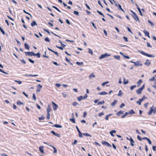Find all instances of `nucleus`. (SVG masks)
<instances>
[{
	"label": "nucleus",
	"mask_w": 156,
	"mask_h": 156,
	"mask_svg": "<svg viewBox=\"0 0 156 156\" xmlns=\"http://www.w3.org/2000/svg\"><path fill=\"white\" fill-rule=\"evenodd\" d=\"M104 103H105V101L104 100H103L102 101L99 102L98 103V105H101L102 104H104Z\"/></svg>",
	"instance_id": "obj_39"
},
{
	"label": "nucleus",
	"mask_w": 156,
	"mask_h": 156,
	"mask_svg": "<svg viewBox=\"0 0 156 156\" xmlns=\"http://www.w3.org/2000/svg\"><path fill=\"white\" fill-rule=\"evenodd\" d=\"M112 115V114H109L106 115L105 117V119L106 120H108V117L111 115Z\"/></svg>",
	"instance_id": "obj_35"
},
{
	"label": "nucleus",
	"mask_w": 156,
	"mask_h": 156,
	"mask_svg": "<svg viewBox=\"0 0 156 156\" xmlns=\"http://www.w3.org/2000/svg\"><path fill=\"white\" fill-rule=\"evenodd\" d=\"M123 38L125 40V41H126V42H128V38L127 37H125V36H124L123 37Z\"/></svg>",
	"instance_id": "obj_57"
},
{
	"label": "nucleus",
	"mask_w": 156,
	"mask_h": 156,
	"mask_svg": "<svg viewBox=\"0 0 156 156\" xmlns=\"http://www.w3.org/2000/svg\"><path fill=\"white\" fill-rule=\"evenodd\" d=\"M95 75L94 74V73H92L89 75V77L90 78H94L95 77Z\"/></svg>",
	"instance_id": "obj_31"
},
{
	"label": "nucleus",
	"mask_w": 156,
	"mask_h": 156,
	"mask_svg": "<svg viewBox=\"0 0 156 156\" xmlns=\"http://www.w3.org/2000/svg\"><path fill=\"white\" fill-rule=\"evenodd\" d=\"M16 104L18 105H23V103L20 101H17Z\"/></svg>",
	"instance_id": "obj_28"
},
{
	"label": "nucleus",
	"mask_w": 156,
	"mask_h": 156,
	"mask_svg": "<svg viewBox=\"0 0 156 156\" xmlns=\"http://www.w3.org/2000/svg\"><path fill=\"white\" fill-rule=\"evenodd\" d=\"M101 143L103 145H105L108 147H112L111 145L106 141L102 140Z\"/></svg>",
	"instance_id": "obj_4"
},
{
	"label": "nucleus",
	"mask_w": 156,
	"mask_h": 156,
	"mask_svg": "<svg viewBox=\"0 0 156 156\" xmlns=\"http://www.w3.org/2000/svg\"><path fill=\"white\" fill-rule=\"evenodd\" d=\"M78 133H79V137H80V138H82L83 137L82 134L80 132V131Z\"/></svg>",
	"instance_id": "obj_45"
},
{
	"label": "nucleus",
	"mask_w": 156,
	"mask_h": 156,
	"mask_svg": "<svg viewBox=\"0 0 156 156\" xmlns=\"http://www.w3.org/2000/svg\"><path fill=\"white\" fill-rule=\"evenodd\" d=\"M37 89L36 90V92H39L40 91V90L42 87V86L40 84H38L37 86Z\"/></svg>",
	"instance_id": "obj_11"
},
{
	"label": "nucleus",
	"mask_w": 156,
	"mask_h": 156,
	"mask_svg": "<svg viewBox=\"0 0 156 156\" xmlns=\"http://www.w3.org/2000/svg\"><path fill=\"white\" fill-rule=\"evenodd\" d=\"M27 76H38V75H32V74H30L29 75H27Z\"/></svg>",
	"instance_id": "obj_49"
},
{
	"label": "nucleus",
	"mask_w": 156,
	"mask_h": 156,
	"mask_svg": "<svg viewBox=\"0 0 156 156\" xmlns=\"http://www.w3.org/2000/svg\"><path fill=\"white\" fill-rule=\"evenodd\" d=\"M97 11L99 14L102 15L103 17H105L104 15L102 12L99 11Z\"/></svg>",
	"instance_id": "obj_50"
},
{
	"label": "nucleus",
	"mask_w": 156,
	"mask_h": 156,
	"mask_svg": "<svg viewBox=\"0 0 156 156\" xmlns=\"http://www.w3.org/2000/svg\"><path fill=\"white\" fill-rule=\"evenodd\" d=\"M114 57L115 58L118 60H119L120 58V56L119 55H114Z\"/></svg>",
	"instance_id": "obj_26"
},
{
	"label": "nucleus",
	"mask_w": 156,
	"mask_h": 156,
	"mask_svg": "<svg viewBox=\"0 0 156 156\" xmlns=\"http://www.w3.org/2000/svg\"><path fill=\"white\" fill-rule=\"evenodd\" d=\"M154 83L155 85H153L152 86V87L153 88L156 89V81H155L154 82Z\"/></svg>",
	"instance_id": "obj_64"
},
{
	"label": "nucleus",
	"mask_w": 156,
	"mask_h": 156,
	"mask_svg": "<svg viewBox=\"0 0 156 156\" xmlns=\"http://www.w3.org/2000/svg\"><path fill=\"white\" fill-rule=\"evenodd\" d=\"M25 55L27 56L29 55L30 56H34V53L33 52H25Z\"/></svg>",
	"instance_id": "obj_9"
},
{
	"label": "nucleus",
	"mask_w": 156,
	"mask_h": 156,
	"mask_svg": "<svg viewBox=\"0 0 156 156\" xmlns=\"http://www.w3.org/2000/svg\"><path fill=\"white\" fill-rule=\"evenodd\" d=\"M47 119H49L50 118V114L49 113H47V115L46 116Z\"/></svg>",
	"instance_id": "obj_44"
},
{
	"label": "nucleus",
	"mask_w": 156,
	"mask_h": 156,
	"mask_svg": "<svg viewBox=\"0 0 156 156\" xmlns=\"http://www.w3.org/2000/svg\"><path fill=\"white\" fill-rule=\"evenodd\" d=\"M34 56H36L38 58L40 57V55L39 53H38L37 54L34 53Z\"/></svg>",
	"instance_id": "obj_38"
},
{
	"label": "nucleus",
	"mask_w": 156,
	"mask_h": 156,
	"mask_svg": "<svg viewBox=\"0 0 156 156\" xmlns=\"http://www.w3.org/2000/svg\"><path fill=\"white\" fill-rule=\"evenodd\" d=\"M130 11L133 14L132 16L133 17L134 19H135V20H136V22L137 21L139 22L140 20L138 16L136 15V13L132 10H130Z\"/></svg>",
	"instance_id": "obj_2"
},
{
	"label": "nucleus",
	"mask_w": 156,
	"mask_h": 156,
	"mask_svg": "<svg viewBox=\"0 0 156 156\" xmlns=\"http://www.w3.org/2000/svg\"><path fill=\"white\" fill-rule=\"evenodd\" d=\"M122 94V90H120L119 91V94H117L118 96H121Z\"/></svg>",
	"instance_id": "obj_27"
},
{
	"label": "nucleus",
	"mask_w": 156,
	"mask_h": 156,
	"mask_svg": "<svg viewBox=\"0 0 156 156\" xmlns=\"http://www.w3.org/2000/svg\"><path fill=\"white\" fill-rule=\"evenodd\" d=\"M28 60L30 61V62L32 63H34V61L30 58H29Z\"/></svg>",
	"instance_id": "obj_63"
},
{
	"label": "nucleus",
	"mask_w": 156,
	"mask_h": 156,
	"mask_svg": "<svg viewBox=\"0 0 156 156\" xmlns=\"http://www.w3.org/2000/svg\"><path fill=\"white\" fill-rule=\"evenodd\" d=\"M87 115V112H83V117L85 118L86 116Z\"/></svg>",
	"instance_id": "obj_60"
},
{
	"label": "nucleus",
	"mask_w": 156,
	"mask_h": 156,
	"mask_svg": "<svg viewBox=\"0 0 156 156\" xmlns=\"http://www.w3.org/2000/svg\"><path fill=\"white\" fill-rule=\"evenodd\" d=\"M148 22L149 23H150V24L151 26H154V24L149 20H148Z\"/></svg>",
	"instance_id": "obj_55"
},
{
	"label": "nucleus",
	"mask_w": 156,
	"mask_h": 156,
	"mask_svg": "<svg viewBox=\"0 0 156 156\" xmlns=\"http://www.w3.org/2000/svg\"><path fill=\"white\" fill-rule=\"evenodd\" d=\"M44 40L46 42H50V41L48 37H46L44 38Z\"/></svg>",
	"instance_id": "obj_53"
},
{
	"label": "nucleus",
	"mask_w": 156,
	"mask_h": 156,
	"mask_svg": "<svg viewBox=\"0 0 156 156\" xmlns=\"http://www.w3.org/2000/svg\"><path fill=\"white\" fill-rule=\"evenodd\" d=\"M129 140L130 141L131 145L132 146H133L134 145V143L135 142L133 139L131 137H130L129 138Z\"/></svg>",
	"instance_id": "obj_15"
},
{
	"label": "nucleus",
	"mask_w": 156,
	"mask_h": 156,
	"mask_svg": "<svg viewBox=\"0 0 156 156\" xmlns=\"http://www.w3.org/2000/svg\"><path fill=\"white\" fill-rule=\"evenodd\" d=\"M89 53L91 55H93V54L92 50L90 49L89 48Z\"/></svg>",
	"instance_id": "obj_46"
},
{
	"label": "nucleus",
	"mask_w": 156,
	"mask_h": 156,
	"mask_svg": "<svg viewBox=\"0 0 156 156\" xmlns=\"http://www.w3.org/2000/svg\"><path fill=\"white\" fill-rule=\"evenodd\" d=\"M138 52L141 54L149 57H154V56L146 53L142 51H139Z\"/></svg>",
	"instance_id": "obj_3"
},
{
	"label": "nucleus",
	"mask_w": 156,
	"mask_h": 156,
	"mask_svg": "<svg viewBox=\"0 0 156 156\" xmlns=\"http://www.w3.org/2000/svg\"><path fill=\"white\" fill-rule=\"evenodd\" d=\"M147 46L148 47H150L151 48L152 47V46L150 45V44L148 42H147Z\"/></svg>",
	"instance_id": "obj_58"
},
{
	"label": "nucleus",
	"mask_w": 156,
	"mask_h": 156,
	"mask_svg": "<svg viewBox=\"0 0 156 156\" xmlns=\"http://www.w3.org/2000/svg\"><path fill=\"white\" fill-rule=\"evenodd\" d=\"M69 120L73 123H76V122L75 121V119L74 117H73V118L70 119Z\"/></svg>",
	"instance_id": "obj_25"
},
{
	"label": "nucleus",
	"mask_w": 156,
	"mask_h": 156,
	"mask_svg": "<svg viewBox=\"0 0 156 156\" xmlns=\"http://www.w3.org/2000/svg\"><path fill=\"white\" fill-rule=\"evenodd\" d=\"M124 112L122 110H120L117 113L116 115L118 116H119L121 114H122Z\"/></svg>",
	"instance_id": "obj_17"
},
{
	"label": "nucleus",
	"mask_w": 156,
	"mask_h": 156,
	"mask_svg": "<svg viewBox=\"0 0 156 156\" xmlns=\"http://www.w3.org/2000/svg\"><path fill=\"white\" fill-rule=\"evenodd\" d=\"M156 79H155V78L154 76H153V77H152L151 79H149L150 81H153L154 80H155Z\"/></svg>",
	"instance_id": "obj_47"
},
{
	"label": "nucleus",
	"mask_w": 156,
	"mask_h": 156,
	"mask_svg": "<svg viewBox=\"0 0 156 156\" xmlns=\"http://www.w3.org/2000/svg\"><path fill=\"white\" fill-rule=\"evenodd\" d=\"M83 135L84 136H90V137H91V136L90 134H88V133H83Z\"/></svg>",
	"instance_id": "obj_33"
},
{
	"label": "nucleus",
	"mask_w": 156,
	"mask_h": 156,
	"mask_svg": "<svg viewBox=\"0 0 156 156\" xmlns=\"http://www.w3.org/2000/svg\"><path fill=\"white\" fill-rule=\"evenodd\" d=\"M87 97V95L86 94L84 97L82 96H79L77 98V99L79 101H80L83 99H85Z\"/></svg>",
	"instance_id": "obj_7"
},
{
	"label": "nucleus",
	"mask_w": 156,
	"mask_h": 156,
	"mask_svg": "<svg viewBox=\"0 0 156 156\" xmlns=\"http://www.w3.org/2000/svg\"><path fill=\"white\" fill-rule=\"evenodd\" d=\"M144 34L146 36H147L149 38H150V36H149V32H147L146 30H144Z\"/></svg>",
	"instance_id": "obj_18"
},
{
	"label": "nucleus",
	"mask_w": 156,
	"mask_h": 156,
	"mask_svg": "<svg viewBox=\"0 0 156 156\" xmlns=\"http://www.w3.org/2000/svg\"><path fill=\"white\" fill-rule=\"evenodd\" d=\"M142 82V80L141 79H140L138 81L137 83L138 85H140Z\"/></svg>",
	"instance_id": "obj_41"
},
{
	"label": "nucleus",
	"mask_w": 156,
	"mask_h": 156,
	"mask_svg": "<svg viewBox=\"0 0 156 156\" xmlns=\"http://www.w3.org/2000/svg\"><path fill=\"white\" fill-rule=\"evenodd\" d=\"M123 83L124 85L128 83V80L126 81V79L125 78H123Z\"/></svg>",
	"instance_id": "obj_40"
},
{
	"label": "nucleus",
	"mask_w": 156,
	"mask_h": 156,
	"mask_svg": "<svg viewBox=\"0 0 156 156\" xmlns=\"http://www.w3.org/2000/svg\"><path fill=\"white\" fill-rule=\"evenodd\" d=\"M24 47L26 49L29 50L30 49V47L29 45L26 43L24 44Z\"/></svg>",
	"instance_id": "obj_21"
},
{
	"label": "nucleus",
	"mask_w": 156,
	"mask_h": 156,
	"mask_svg": "<svg viewBox=\"0 0 156 156\" xmlns=\"http://www.w3.org/2000/svg\"><path fill=\"white\" fill-rule=\"evenodd\" d=\"M125 105V104L123 103H122L120 106V108H122L123 107H124Z\"/></svg>",
	"instance_id": "obj_61"
},
{
	"label": "nucleus",
	"mask_w": 156,
	"mask_h": 156,
	"mask_svg": "<svg viewBox=\"0 0 156 156\" xmlns=\"http://www.w3.org/2000/svg\"><path fill=\"white\" fill-rule=\"evenodd\" d=\"M142 90V89L140 88L136 90V93L138 94H140L141 93Z\"/></svg>",
	"instance_id": "obj_22"
},
{
	"label": "nucleus",
	"mask_w": 156,
	"mask_h": 156,
	"mask_svg": "<svg viewBox=\"0 0 156 156\" xmlns=\"http://www.w3.org/2000/svg\"><path fill=\"white\" fill-rule=\"evenodd\" d=\"M104 112H101L100 113H99L98 114V115L99 117H101L102 115H104Z\"/></svg>",
	"instance_id": "obj_43"
},
{
	"label": "nucleus",
	"mask_w": 156,
	"mask_h": 156,
	"mask_svg": "<svg viewBox=\"0 0 156 156\" xmlns=\"http://www.w3.org/2000/svg\"><path fill=\"white\" fill-rule=\"evenodd\" d=\"M73 13L75 14L76 15H77V16L79 15V12L77 11H74Z\"/></svg>",
	"instance_id": "obj_54"
},
{
	"label": "nucleus",
	"mask_w": 156,
	"mask_h": 156,
	"mask_svg": "<svg viewBox=\"0 0 156 156\" xmlns=\"http://www.w3.org/2000/svg\"><path fill=\"white\" fill-rule=\"evenodd\" d=\"M54 126L56 127V128H61L62 127V126L61 125H60L58 124H55Z\"/></svg>",
	"instance_id": "obj_34"
},
{
	"label": "nucleus",
	"mask_w": 156,
	"mask_h": 156,
	"mask_svg": "<svg viewBox=\"0 0 156 156\" xmlns=\"http://www.w3.org/2000/svg\"><path fill=\"white\" fill-rule=\"evenodd\" d=\"M65 58H66V61L67 62H69V63H70V64H71V65H73V64H72V63L70 62V60L69 59H68L67 57H65Z\"/></svg>",
	"instance_id": "obj_36"
},
{
	"label": "nucleus",
	"mask_w": 156,
	"mask_h": 156,
	"mask_svg": "<svg viewBox=\"0 0 156 156\" xmlns=\"http://www.w3.org/2000/svg\"><path fill=\"white\" fill-rule=\"evenodd\" d=\"M78 103L76 102H74L73 103V105L74 106H76L78 105Z\"/></svg>",
	"instance_id": "obj_56"
},
{
	"label": "nucleus",
	"mask_w": 156,
	"mask_h": 156,
	"mask_svg": "<svg viewBox=\"0 0 156 156\" xmlns=\"http://www.w3.org/2000/svg\"><path fill=\"white\" fill-rule=\"evenodd\" d=\"M134 64L135 66H142L143 65L142 64L141 62L140 61H138L136 62H134Z\"/></svg>",
	"instance_id": "obj_8"
},
{
	"label": "nucleus",
	"mask_w": 156,
	"mask_h": 156,
	"mask_svg": "<svg viewBox=\"0 0 156 156\" xmlns=\"http://www.w3.org/2000/svg\"><path fill=\"white\" fill-rule=\"evenodd\" d=\"M51 105H48L47 109V113H49L51 111Z\"/></svg>",
	"instance_id": "obj_13"
},
{
	"label": "nucleus",
	"mask_w": 156,
	"mask_h": 156,
	"mask_svg": "<svg viewBox=\"0 0 156 156\" xmlns=\"http://www.w3.org/2000/svg\"><path fill=\"white\" fill-rule=\"evenodd\" d=\"M48 50L49 51H52V52H53L54 53V54L56 55H57V56H58L59 55H58V53L57 52H56V51H53V50H52V49H51V48H48Z\"/></svg>",
	"instance_id": "obj_14"
},
{
	"label": "nucleus",
	"mask_w": 156,
	"mask_h": 156,
	"mask_svg": "<svg viewBox=\"0 0 156 156\" xmlns=\"http://www.w3.org/2000/svg\"><path fill=\"white\" fill-rule=\"evenodd\" d=\"M77 140H74V142L73 143H72V145H74L76 144L77 143Z\"/></svg>",
	"instance_id": "obj_59"
},
{
	"label": "nucleus",
	"mask_w": 156,
	"mask_h": 156,
	"mask_svg": "<svg viewBox=\"0 0 156 156\" xmlns=\"http://www.w3.org/2000/svg\"><path fill=\"white\" fill-rule=\"evenodd\" d=\"M155 114L156 113V107L154 108V106H153L150 108V109L148 112V114L149 115H151L152 113Z\"/></svg>",
	"instance_id": "obj_1"
},
{
	"label": "nucleus",
	"mask_w": 156,
	"mask_h": 156,
	"mask_svg": "<svg viewBox=\"0 0 156 156\" xmlns=\"http://www.w3.org/2000/svg\"><path fill=\"white\" fill-rule=\"evenodd\" d=\"M151 64V62L149 60L147 59L146 62L144 63V64L147 66H149Z\"/></svg>",
	"instance_id": "obj_16"
},
{
	"label": "nucleus",
	"mask_w": 156,
	"mask_h": 156,
	"mask_svg": "<svg viewBox=\"0 0 156 156\" xmlns=\"http://www.w3.org/2000/svg\"><path fill=\"white\" fill-rule=\"evenodd\" d=\"M52 7L54 8L55 9H56L57 11H58V12H61L60 10L57 7H56L54 6H52Z\"/></svg>",
	"instance_id": "obj_32"
},
{
	"label": "nucleus",
	"mask_w": 156,
	"mask_h": 156,
	"mask_svg": "<svg viewBox=\"0 0 156 156\" xmlns=\"http://www.w3.org/2000/svg\"><path fill=\"white\" fill-rule=\"evenodd\" d=\"M45 117L44 116L42 115V116H41L39 118V119L40 120H43L44 119H45Z\"/></svg>",
	"instance_id": "obj_37"
},
{
	"label": "nucleus",
	"mask_w": 156,
	"mask_h": 156,
	"mask_svg": "<svg viewBox=\"0 0 156 156\" xmlns=\"http://www.w3.org/2000/svg\"><path fill=\"white\" fill-rule=\"evenodd\" d=\"M44 147L43 146H41L39 147V151L43 154L44 153Z\"/></svg>",
	"instance_id": "obj_12"
},
{
	"label": "nucleus",
	"mask_w": 156,
	"mask_h": 156,
	"mask_svg": "<svg viewBox=\"0 0 156 156\" xmlns=\"http://www.w3.org/2000/svg\"><path fill=\"white\" fill-rule=\"evenodd\" d=\"M117 102V101L116 100H115L111 104V105L112 106H114Z\"/></svg>",
	"instance_id": "obj_20"
},
{
	"label": "nucleus",
	"mask_w": 156,
	"mask_h": 156,
	"mask_svg": "<svg viewBox=\"0 0 156 156\" xmlns=\"http://www.w3.org/2000/svg\"><path fill=\"white\" fill-rule=\"evenodd\" d=\"M107 94V93L105 91L102 92L98 93V94L100 95H105Z\"/></svg>",
	"instance_id": "obj_23"
},
{
	"label": "nucleus",
	"mask_w": 156,
	"mask_h": 156,
	"mask_svg": "<svg viewBox=\"0 0 156 156\" xmlns=\"http://www.w3.org/2000/svg\"><path fill=\"white\" fill-rule=\"evenodd\" d=\"M37 25V23L35 21H33L31 23V25L32 27Z\"/></svg>",
	"instance_id": "obj_24"
},
{
	"label": "nucleus",
	"mask_w": 156,
	"mask_h": 156,
	"mask_svg": "<svg viewBox=\"0 0 156 156\" xmlns=\"http://www.w3.org/2000/svg\"><path fill=\"white\" fill-rule=\"evenodd\" d=\"M55 135L56 136H57L58 137H60L61 136L60 134H59V133H55Z\"/></svg>",
	"instance_id": "obj_62"
},
{
	"label": "nucleus",
	"mask_w": 156,
	"mask_h": 156,
	"mask_svg": "<svg viewBox=\"0 0 156 156\" xmlns=\"http://www.w3.org/2000/svg\"><path fill=\"white\" fill-rule=\"evenodd\" d=\"M116 133V131L115 130H112L109 132L111 135L112 136H114V135L113 134V133Z\"/></svg>",
	"instance_id": "obj_19"
},
{
	"label": "nucleus",
	"mask_w": 156,
	"mask_h": 156,
	"mask_svg": "<svg viewBox=\"0 0 156 156\" xmlns=\"http://www.w3.org/2000/svg\"><path fill=\"white\" fill-rule=\"evenodd\" d=\"M113 2H114V3H115V5L117 7H118L119 8V9H120L121 11H122L123 12H125V11H124L123 10V9L122 8V7H121V5L118 4H117L115 2V1L114 0H112Z\"/></svg>",
	"instance_id": "obj_6"
},
{
	"label": "nucleus",
	"mask_w": 156,
	"mask_h": 156,
	"mask_svg": "<svg viewBox=\"0 0 156 156\" xmlns=\"http://www.w3.org/2000/svg\"><path fill=\"white\" fill-rule=\"evenodd\" d=\"M50 146H51V147H52L54 149V152H53V153H56L57 152V150L56 148L55 147H54V146H51V145H49Z\"/></svg>",
	"instance_id": "obj_30"
},
{
	"label": "nucleus",
	"mask_w": 156,
	"mask_h": 156,
	"mask_svg": "<svg viewBox=\"0 0 156 156\" xmlns=\"http://www.w3.org/2000/svg\"><path fill=\"white\" fill-rule=\"evenodd\" d=\"M129 112V114H133L135 113V112L133 109H131Z\"/></svg>",
	"instance_id": "obj_42"
},
{
	"label": "nucleus",
	"mask_w": 156,
	"mask_h": 156,
	"mask_svg": "<svg viewBox=\"0 0 156 156\" xmlns=\"http://www.w3.org/2000/svg\"><path fill=\"white\" fill-rule=\"evenodd\" d=\"M76 63L79 66H82L83 65V62H76Z\"/></svg>",
	"instance_id": "obj_29"
},
{
	"label": "nucleus",
	"mask_w": 156,
	"mask_h": 156,
	"mask_svg": "<svg viewBox=\"0 0 156 156\" xmlns=\"http://www.w3.org/2000/svg\"><path fill=\"white\" fill-rule=\"evenodd\" d=\"M136 87V85L132 86L130 87V89L131 90H133L134 88Z\"/></svg>",
	"instance_id": "obj_51"
},
{
	"label": "nucleus",
	"mask_w": 156,
	"mask_h": 156,
	"mask_svg": "<svg viewBox=\"0 0 156 156\" xmlns=\"http://www.w3.org/2000/svg\"><path fill=\"white\" fill-rule=\"evenodd\" d=\"M109 82L108 81L103 83L102 84V86H104L106 84L108 83Z\"/></svg>",
	"instance_id": "obj_52"
},
{
	"label": "nucleus",
	"mask_w": 156,
	"mask_h": 156,
	"mask_svg": "<svg viewBox=\"0 0 156 156\" xmlns=\"http://www.w3.org/2000/svg\"><path fill=\"white\" fill-rule=\"evenodd\" d=\"M110 56V54H108L107 53H105V54L101 55V56L99 57L100 59H101L102 58H105L107 57Z\"/></svg>",
	"instance_id": "obj_5"
},
{
	"label": "nucleus",
	"mask_w": 156,
	"mask_h": 156,
	"mask_svg": "<svg viewBox=\"0 0 156 156\" xmlns=\"http://www.w3.org/2000/svg\"><path fill=\"white\" fill-rule=\"evenodd\" d=\"M33 98L35 101L36 100V98L34 94H33Z\"/></svg>",
	"instance_id": "obj_48"
},
{
	"label": "nucleus",
	"mask_w": 156,
	"mask_h": 156,
	"mask_svg": "<svg viewBox=\"0 0 156 156\" xmlns=\"http://www.w3.org/2000/svg\"><path fill=\"white\" fill-rule=\"evenodd\" d=\"M52 103L53 105V110L55 111L57 109L58 106L53 101H52Z\"/></svg>",
	"instance_id": "obj_10"
}]
</instances>
